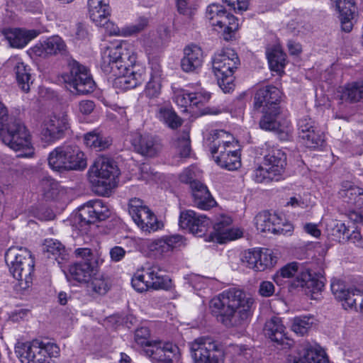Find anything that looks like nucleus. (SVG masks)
Listing matches in <instances>:
<instances>
[{"label":"nucleus","instance_id":"nucleus-1","mask_svg":"<svg viewBox=\"0 0 363 363\" xmlns=\"http://www.w3.org/2000/svg\"><path fill=\"white\" fill-rule=\"evenodd\" d=\"M137 60L134 45L127 41H121L107 47L101 53V67L103 72L114 79L116 88L122 91L135 89L138 82L130 73Z\"/></svg>","mask_w":363,"mask_h":363},{"label":"nucleus","instance_id":"nucleus-2","mask_svg":"<svg viewBox=\"0 0 363 363\" xmlns=\"http://www.w3.org/2000/svg\"><path fill=\"white\" fill-rule=\"evenodd\" d=\"M254 298L243 291L229 289L213 298L210 302L212 313L228 328L245 324L252 315Z\"/></svg>","mask_w":363,"mask_h":363},{"label":"nucleus","instance_id":"nucleus-3","mask_svg":"<svg viewBox=\"0 0 363 363\" xmlns=\"http://www.w3.org/2000/svg\"><path fill=\"white\" fill-rule=\"evenodd\" d=\"M282 92H256L254 96V106L256 109L262 108L263 113L259 127L266 131H272L278 134L284 133L289 125L287 121L281 123L279 120L280 114L279 104Z\"/></svg>","mask_w":363,"mask_h":363},{"label":"nucleus","instance_id":"nucleus-4","mask_svg":"<svg viewBox=\"0 0 363 363\" xmlns=\"http://www.w3.org/2000/svg\"><path fill=\"white\" fill-rule=\"evenodd\" d=\"M5 261L10 272L18 281L19 288L22 290L29 288L35 266L30 252L26 248L11 247L5 253Z\"/></svg>","mask_w":363,"mask_h":363},{"label":"nucleus","instance_id":"nucleus-5","mask_svg":"<svg viewBox=\"0 0 363 363\" xmlns=\"http://www.w3.org/2000/svg\"><path fill=\"white\" fill-rule=\"evenodd\" d=\"M89 174L95 191L101 196H106L116 187L120 171L113 160L99 157L90 167Z\"/></svg>","mask_w":363,"mask_h":363},{"label":"nucleus","instance_id":"nucleus-6","mask_svg":"<svg viewBox=\"0 0 363 363\" xmlns=\"http://www.w3.org/2000/svg\"><path fill=\"white\" fill-rule=\"evenodd\" d=\"M0 140L16 152L22 151L19 157H30L33 154L31 135L25 124L16 117H11L0 125Z\"/></svg>","mask_w":363,"mask_h":363},{"label":"nucleus","instance_id":"nucleus-7","mask_svg":"<svg viewBox=\"0 0 363 363\" xmlns=\"http://www.w3.org/2000/svg\"><path fill=\"white\" fill-rule=\"evenodd\" d=\"M212 69L219 87L223 91L235 89L234 72L240 65V60L235 51L225 48L217 51L211 59Z\"/></svg>","mask_w":363,"mask_h":363},{"label":"nucleus","instance_id":"nucleus-8","mask_svg":"<svg viewBox=\"0 0 363 363\" xmlns=\"http://www.w3.org/2000/svg\"><path fill=\"white\" fill-rule=\"evenodd\" d=\"M15 351L23 363H49L50 359L57 357L60 354L57 344L39 339L18 342Z\"/></svg>","mask_w":363,"mask_h":363},{"label":"nucleus","instance_id":"nucleus-9","mask_svg":"<svg viewBox=\"0 0 363 363\" xmlns=\"http://www.w3.org/2000/svg\"><path fill=\"white\" fill-rule=\"evenodd\" d=\"M48 164L53 170H83L86 166L84 154L77 146L57 147L48 155Z\"/></svg>","mask_w":363,"mask_h":363},{"label":"nucleus","instance_id":"nucleus-10","mask_svg":"<svg viewBox=\"0 0 363 363\" xmlns=\"http://www.w3.org/2000/svg\"><path fill=\"white\" fill-rule=\"evenodd\" d=\"M206 18L215 30L223 33L225 40H228L239 27L238 18L219 4H211L206 7Z\"/></svg>","mask_w":363,"mask_h":363},{"label":"nucleus","instance_id":"nucleus-11","mask_svg":"<svg viewBox=\"0 0 363 363\" xmlns=\"http://www.w3.org/2000/svg\"><path fill=\"white\" fill-rule=\"evenodd\" d=\"M169 279L162 274V270L157 265L143 267L138 270L131 280L132 286L138 292H143L149 289H162L169 286Z\"/></svg>","mask_w":363,"mask_h":363},{"label":"nucleus","instance_id":"nucleus-12","mask_svg":"<svg viewBox=\"0 0 363 363\" xmlns=\"http://www.w3.org/2000/svg\"><path fill=\"white\" fill-rule=\"evenodd\" d=\"M66 62L70 75L63 74L62 77L67 90L74 89L76 91H93L96 88V84L86 67L71 57H67Z\"/></svg>","mask_w":363,"mask_h":363},{"label":"nucleus","instance_id":"nucleus-13","mask_svg":"<svg viewBox=\"0 0 363 363\" xmlns=\"http://www.w3.org/2000/svg\"><path fill=\"white\" fill-rule=\"evenodd\" d=\"M70 129L69 119L65 112L46 117L40 125V136L46 143H53L65 137Z\"/></svg>","mask_w":363,"mask_h":363},{"label":"nucleus","instance_id":"nucleus-14","mask_svg":"<svg viewBox=\"0 0 363 363\" xmlns=\"http://www.w3.org/2000/svg\"><path fill=\"white\" fill-rule=\"evenodd\" d=\"M128 211L135 224L143 231L152 232L160 229L162 224L142 200L132 199L129 201Z\"/></svg>","mask_w":363,"mask_h":363},{"label":"nucleus","instance_id":"nucleus-15","mask_svg":"<svg viewBox=\"0 0 363 363\" xmlns=\"http://www.w3.org/2000/svg\"><path fill=\"white\" fill-rule=\"evenodd\" d=\"M111 215L108 206L100 199L91 200L84 204L79 209L75 219L83 227L97 221L104 220Z\"/></svg>","mask_w":363,"mask_h":363},{"label":"nucleus","instance_id":"nucleus-16","mask_svg":"<svg viewBox=\"0 0 363 363\" xmlns=\"http://www.w3.org/2000/svg\"><path fill=\"white\" fill-rule=\"evenodd\" d=\"M143 247L157 257L169 256L172 252L186 245L185 239L180 235H166L157 240H144Z\"/></svg>","mask_w":363,"mask_h":363},{"label":"nucleus","instance_id":"nucleus-17","mask_svg":"<svg viewBox=\"0 0 363 363\" xmlns=\"http://www.w3.org/2000/svg\"><path fill=\"white\" fill-rule=\"evenodd\" d=\"M144 352L154 363H173L179 357V349L176 345L161 340L148 344Z\"/></svg>","mask_w":363,"mask_h":363},{"label":"nucleus","instance_id":"nucleus-18","mask_svg":"<svg viewBox=\"0 0 363 363\" xmlns=\"http://www.w3.org/2000/svg\"><path fill=\"white\" fill-rule=\"evenodd\" d=\"M255 223L257 230L274 235H285L293 228L290 223L285 222L277 214L267 211L259 213L255 218Z\"/></svg>","mask_w":363,"mask_h":363},{"label":"nucleus","instance_id":"nucleus-19","mask_svg":"<svg viewBox=\"0 0 363 363\" xmlns=\"http://www.w3.org/2000/svg\"><path fill=\"white\" fill-rule=\"evenodd\" d=\"M331 290L336 298L343 301L342 306L345 308H356L357 301L358 298H361L360 308L363 310V286L346 289L342 281L334 280L331 283Z\"/></svg>","mask_w":363,"mask_h":363},{"label":"nucleus","instance_id":"nucleus-20","mask_svg":"<svg viewBox=\"0 0 363 363\" xmlns=\"http://www.w3.org/2000/svg\"><path fill=\"white\" fill-rule=\"evenodd\" d=\"M209 224V219L203 214L197 213L192 210H185L180 213L179 226L197 236L204 234Z\"/></svg>","mask_w":363,"mask_h":363},{"label":"nucleus","instance_id":"nucleus-21","mask_svg":"<svg viewBox=\"0 0 363 363\" xmlns=\"http://www.w3.org/2000/svg\"><path fill=\"white\" fill-rule=\"evenodd\" d=\"M98 271L96 259L79 261L69 265L68 273L65 274L67 280H74L81 284H86Z\"/></svg>","mask_w":363,"mask_h":363},{"label":"nucleus","instance_id":"nucleus-22","mask_svg":"<svg viewBox=\"0 0 363 363\" xmlns=\"http://www.w3.org/2000/svg\"><path fill=\"white\" fill-rule=\"evenodd\" d=\"M242 235L239 229L232 227V219L228 216L218 218L213 225L212 238L218 243H224L240 238Z\"/></svg>","mask_w":363,"mask_h":363},{"label":"nucleus","instance_id":"nucleus-23","mask_svg":"<svg viewBox=\"0 0 363 363\" xmlns=\"http://www.w3.org/2000/svg\"><path fill=\"white\" fill-rule=\"evenodd\" d=\"M31 50L36 56L46 57L65 54L67 45L61 37L52 35L37 43Z\"/></svg>","mask_w":363,"mask_h":363},{"label":"nucleus","instance_id":"nucleus-24","mask_svg":"<svg viewBox=\"0 0 363 363\" xmlns=\"http://www.w3.org/2000/svg\"><path fill=\"white\" fill-rule=\"evenodd\" d=\"M131 144L137 152L149 157H155L161 150L160 144L149 134L135 133Z\"/></svg>","mask_w":363,"mask_h":363},{"label":"nucleus","instance_id":"nucleus-25","mask_svg":"<svg viewBox=\"0 0 363 363\" xmlns=\"http://www.w3.org/2000/svg\"><path fill=\"white\" fill-rule=\"evenodd\" d=\"M97 26L103 27L109 35L128 37L140 33L147 25L146 18H141L137 23L127 25L119 28L113 22L106 18L101 24H96Z\"/></svg>","mask_w":363,"mask_h":363},{"label":"nucleus","instance_id":"nucleus-26","mask_svg":"<svg viewBox=\"0 0 363 363\" xmlns=\"http://www.w3.org/2000/svg\"><path fill=\"white\" fill-rule=\"evenodd\" d=\"M3 34L12 48H23L36 38L38 33L35 30L6 28L3 30Z\"/></svg>","mask_w":363,"mask_h":363},{"label":"nucleus","instance_id":"nucleus-27","mask_svg":"<svg viewBox=\"0 0 363 363\" xmlns=\"http://www.w3.org/2000/svg\"><path fill=\"white\" fill-rule=\"evenodd\" d=\"M203 62V54L199 46L191 44L184 48V57L181 60V67L184 72L196 71L201 67Z\"/></svg>","mask_w":363,"mask_h":363},{"label":"nucleus","instance_id":"nucleus-28","mask_svg":"<svg viewBox=\"0 0 363 363\" xmlns=\"http://www.w3.org/2000/svg\"><path fill=\"white\" fill-rule=\"evenodd\" d=\"M189 346L194 361L218 350V342L210 336L199 337L190 342Z\"/></svg>","mask_w":363,"mask_h":363},{"label":"nucleus","instance_id":"nucleus-29","mask_svg":"<svg viewBox=\"0 0 363 363\" xmlns=\"http://www.w3.org/2000/svg\"><path fill=\"white\" fill-rule=\"evenodd\" d=\"M194 205L201 210H208L216 202L210 194L208 188L200 182H194L191 184Z\"/></svg>","mask_w":363,"mask_h":363},{"label":"nucleus","instance_id":"nucleus-30","mask_svg":"<svg viewBox=\"0 0 363 363\" xmlns=\"http://www.w3.org/2000/svg\"><path fill=\"white\" fill-rule=\"evenodd\" d=\"M340 13L342 29L349 33L353 28L356 6L352 0H334Z\"/></svg>","mask_w":363,"mask_h":363},{"label":"nucleus","instance_id":"nucleus-31","mask_svg":"<svg viewBox=\"0 0 363 363\" xmlns=\"http://www.w3.org/2000/svg\"><path fill=\"white\" fill-rule=\"evenodd\" d=\"M266 153L264 156V164L281 174L286 164L285 153L279 148L271 146L269 143L264 144Z\"/></svg>","mask_w":363,"mask_h":363},{"label":"nucleus","instance_id":"nucleus-32","mask_svg":"<svg viewBox=\"0 0 363 363\" xmlns=\"http://www.w3.org/2000/svg\"><path fill=\"white\" fill-rule=\"evenodd\" d=\"M298 355L305 363H328L325 351L317 344L303 342L298 350Z\"/></svg>","mask_w":363,"mask_h":363},{"label":"nucleus","instance_id":"nucleus-33","mask_svg":"<svg viewBox=\"0 0 363 363\" xmlns=\"http://www.w3.org/2000/svg\"><path fill=\"white\" fill-rule=\"evenodd\" d=\"M296 287L305 288L306 292L315 294L321 291L324 287L323 280L315 274H312L308 269L301 271L293 283Z\"/></svg>","mask_w":363,"mask_h":363},{"label":"nucleus","instance_id":"nucleus-34","mask_svg":"<svg viewBox=\"0 0 363 363\" xmlns=\"http://www.w3.org/2000/svg\"><path fill=\"white\" fill-rule=\"evenodd\" d=\"M88 13L95 24H101L111 16V8L108 0H88Z\"/></svg>","mask_w":363,"mask_h":363},{"label":"nucleus","instance_id":"nucleus-35","mask_svg":"<svg viewBox=\"0 0 363 363\" xmlns=\"http://www.w3.org/2000/svg\"><path fill=\"white\" fill-rule=\"evenodd\" d=\"M263 330L266 337L278 344H282L286 339V328L279 317L273 316L267 320Z\"/></svg>","mask_w":363,"mask_h":363},{"label":"nucleus","instance_id":"nucleus-36","mask_svg":"<svg viewBox=\"0 0 363 363\" xmlns=\"http://www.w3.org/2000/svg\"><path fill=\"white\" fill-rule=\"evenodd\" d=\"M210 95L206 92H177L174 102L181 107H198L206 103Z\"/></svg>","mask_w":363,"mask_h":363},{"label":"nucleus","instance_id":"nucleus-37","mask_svg":"<svg viewBox=\"0 0 363 363\" xmlns=\"http://www.w3.org/2000/svg\"><path fill=\"white\" fill-rule=\"evenodd\" d=\"M7 64L13 67L17 82L22 91H29L30 75L28 66L24 64L22 59L17 55L13 56L9 59Z\"/></svg>","mask_w":363,"mask_h":363},{"label":"nucleus","instance_id":"nucleus-38","mask_svg":"<svg viewBox=\"0 0 363 363\" xmlns=\"http://www.w3.org/2000/svg\"><path fill=\"white\" fill-rule=\"evenodd\" d=\"M155 116L161 123L172 130L177 129L183 123V119L177 115L171 105L159 106Z\"/></svg>","mask_w":363,"mask_h":363},{"label":"nucleus","instance_id":"nucleus-39","mask_svg":"<svg viewBox=\"0 0 363 363\" xmlns=\"http://www.w3.org/2000/svg\"><path fill=\"white\" fill-rule=\"evenodd\" d=\"M87 284V290L93 296H104L110 290L112 283L111 279L106 274H94Z\"/></svg>","mask_w":363,"mask_h":363},{"label":"nucleus","instance_id":"nucleus-40","mask_svg":"<svg viewBox=\"0 0 363 363\" xmlns=\"http://www.w3.org/2000/svg\"><path fill=\"white\" fill-rule=\"evenodd\" d=\"M266 55L272 71L276 72L279 74L284 72L286 65V55L282 51L279 45L267 48Z\"/></svg>","mask_w":363,"mask_h":363},{"label":"nucleus","instance_id":"nucleus-41","mask_svg":"<svg viewBox=\"0 0 363 363\" xmlns=\"http://www.w3.org/2000/svg\"><path fill=\"white\" fill-rule=\"evenodd\" d=\"M84 144L96 151H101L107 149L112 143V140L105 136L98 130H94L84 135Z\"/></svg>","mask_w":363,"mask_h":363},{"label":"nucleus","instance_id":"nucleus-42","mask_svg":"<svg viewBox=\"0 0 363 363\" xmlns=\"http://www.w3.org/2000/svg\"><path fill=\"white\" fill-rule=\"evenodd\" d=\"M45 250L49 258L55 259L59 264L68 259V255L63 245L57 240H46L44 244Z\"/></svg>","mask_w":363,"mask_h":363},{"label":"nucleus","instance_id":"nucleus-43","mask_svg":"<svg viewBox=\"0 0 363 363\" xmlns=\"http://www.w3.org/2000/svg\"><path fill=\"white\" fill-rule=\"evenodd\" d=\"M216 162L221 167L228 170L237 169L241 165L238 152L236 150L231 149L228 150V153L216 157Z\"/></svg>","mask_w":363,"mask_h":363},{"label":"nucleus","instance_id":"nucleus-44","mask_svg":"<svg viewBox=\"0 0 363 363\" xmlns=\"http://www.w3.org/2000/svg\"><path fill=\"white\" fill-rule=\"evenodd\" d=\"M315 323L313 315L296 316L292 319L291 330L298 335L308 333Z\"/></svg>","mask_w":363,"mask_h":363},{"label":"nucleus","instance_id":"nucleus-45","mask_svg":"<svg viewBox=\"0 0 363 363\" xmlns=\"http://www.w3.org/2000/svg\"><path fill=\"white\" fill-rule=\"evenodd\" d=\"M280 175L263 162L262 165L255 169L252 178L257 183H269L273 180H278L277 177Z\"/></svg>","mask_w":363,"mask_h":363},{"label":"nucleus","instance_id":"nucleus-46","mask_svg":"<svg viewBox=\"0 0 363 363\" xmlns=\"http://www.w3.org/2000/svg\"><path fill=\"white\" fill-rule=\"evenodd\" d=\"M299 138L302 140L304 145L308 148H316L321 146L324 142L323 133L318 129H311L307 133L301 135Z\"/></svg>","mask_w":363,"mask_h":363},{"label":"nucleus","instance_id":"nucleus-47","mask_svg":"<svg viewBox=\"0 0 363 363\" xmlns=\"http://www.w3.org/2000/svg\"><path fill=\"white\" fill-rule=\"evenodd\" d=\"M207 140L211 143H217L225 145L228 147H234L233 135L223 130H212Z\"/></svg>","mask_w":363,"mask_h":363},{"label":"nucleus","instance_id":"nucleus-48","mask_svg":"<svg viewBox=\"0 0 363 363\" xmlns=\"http://www.w3.org/2000/svg\"><path fill=\"white\" fill-rule=\"evenodd\" d=\"M277 262V257L269 249L259 250L257 272H262L268 267H272Z\"/></svg>","mask_w":363,"mask_h":363},{"label":"nucleus","instance_id":"nucleus-49","mask_svg":"<svg viewBox=\"0 0 363 363\" xmlns=\"http://www.w3.org/2000/svg\"><path fill=\"white\" fill-rule=\"evenodd\" d=\"M342 188L340 194L342 197L348 198L349 201L356 202V199L358 196H363V189L351 185L349 182H345L342 184Z\"/></svg>","mask_w":363,"mask_h":363},{"label":"nucleus","instance_id":"nucleus-50","mask_svg":"<svg viewBox=\"0 0 363 363\" xmlns=\"http://www.w3.org/2000/svg\"><path fill=\"white\" fill-rule=\"evenodd\" d=\"M304 270L305 269H300L299 264L297 262H291L283 267L279 272H277L276 279H278L279 277L289 279L295 275L297 277L301 271Z\"/></svg>","mask_w":363,"mask_h":363},{"label":"nucleus","instance_id":"nucleus-51","mask_svg":"<svg viewBox=\"0 0 363 363\" xmlns=\"http://www.w3.org/2000/svg\"><path fill=\"white\" fill-rule=\"evenodd\" d=\"M177 9L180 13L191 16L197 9L199 0H176Z\"/></svg>","mask_w":363,"mask_h":363},{"label":"nucleus","instance_id":"nucleus-52","mask_svg":"<svg viewBox=\"0 0 363 363\" xmlns=\"http://www.w3.org/2000/svg\"><path fill=\"white\" fill-rule=\"evenodd\" d=\"M259 259V250H252L245 252L242 256V262L245 267L257 272Z\"/></svg>","mask_w":363,"mask_h":363},{"label":"nucleus","instance_id":"nucleus-53","mask_svg":"<svg viewBox=\"0 0 363 363\" xmlns=\"http://www.w3.org/2000/svg\"><path fill=\"white\" fill-rule=\"evenodd\" d=\"M75 43H86L89 40V33L85 25L78 23L71 34Z\"/></svg>","mask_w":363,"mask_h":363},{"label":"nucleus","instance_id":"nucleus-54","mask_svg":"<svg viewBox=\"0 0 363 363\" xmlns=\"http://www.w3.org/2000/svg\"><path fill=\"white\" fill-rule=\"evenodd\" d=\"M317 126L315 122L308 116H304L298 120V135L307 133L311 131V129H315Z\"/></svg>","mask_w":363,"mask_h":363},{"label":"nucleus","instance_id":"nucleus-55","mask_svg":"<svg viewBox=\"0 0 363 363\" xmlns=\"http://www.w3.org/2000/svg\"><path fill=\"white\" fill-rule=\"evenodd\" d=\"M179 154L182 157H188L190 154V139L188 132H184L182 137L179 138Z\"/></svg>","mask_w":363,"mask_h":363},{"label":"nucleus","instance_id":"nucleus-56","mask_svg":"<svg viewBox=\"0 0 363 363\" xmlns=\"http://www.w3.org/2000/svg\"><path fill=\"white\" fill-rule=\"evenodd\" d=\"M228 6L231 7L236 13H242L248 9V0H223Z\"/></svg>","mask_w":363,"mask_h":363},{"label":"nucleus","instance_id":"nucleus-57","mask_svg":"<svg viewBox=\"0 0 363 363\" xmlns=\"http://www.w3.org/2000/svg\"><path fill=\"white\" fill-rule=\"evenodd\" d=\"M148 336L149 330L147 328H141L140 329H138L135 335V342L138 345L144 346L145 348H146L147 347H148V344L152 343V342L147 340Z\"/></svg>","mask_w":363,"mask_h":363},{"label":"nucleus","instance_id":"nucleus-58","mask_svg":"<svg viewBox=\"0 0 363 363\" xmlns=\"http://www.w3.org/2000/svg\"><path fill=\"white\" fill-rule=\"evenodd\" d=\"M208 279L206 277L198 274L191 275L189 277V284L193 288L197 290L205 288L207 285Z\"/></svg>","mask_w":363,"mask_h":363},{"label":"nucleus","instance_id":"nucleus-59","mask_svg":"<svg viewBox=\"0 0 363 363\" xmlns=\"http://www.w3.org/2000/svg\"><path fill=\"white\" fill-rule=\"evenodd\" d=\"M274 292V286L272 282L264 281L260 283L259 294L263 297H269Z\"/></svg>","mask_w":363,"mask_h":363},{"label":"nucleus","instance_id":"nucleus-60","mask_svg":"<svg viewBox=\"0 0 363 363\" xmlns=\"http://www.w3.org/2000/svg\"><path fill=\"white\" fill-rule=\"evenodd\" d=\"M163 88L162 81L160 76H152L146 85L147 91H160Z\"/></svg>","mask_w":363,"mask_h":363},{"label":"nucleus","instance_id":"nucleus-61","mask_svg":"<svg viewBox=\"0 0 363 363\" xmlns=\"http://www.w3.org/2000/svg\"><path fill=\"white\" fill-rule=\"evenodd\" d=\"M340 99L350 103L359 101L362 98L363 92H340Z\"/></svg>","mask_w":363,"mask_h":363},{"label":"nucleus","instance_id":"nucleus-62","mask_svg":"<svg viewBox=\"0 0 363 363\" xmlns=\"http://www.w3.org/2000/svg\"><path fill=\"white\" fill-rule=\"evenodd\" d=\"M211 152L213 155V157L216 160V157L221 156V155L224 153H228V148L230 149V147H228L225 145H223L220 143H211L210 145Z\"/></svg>","mask_w":363,"mask_h":363},{"label":"nucleus","instance_id":"nucleus-63","mask_svg":"<svg viewBox=\"0 0 363 363\" xmlns=\"http://www.w3.org/2000/svg\"><path fill=\"white\" fill-rule=\"evenodd\" d=\"M125 255V250L119 246H115L110 250V256L113 261L119 262L121 261Z\"/></svg>","mask_w":363,"mask_h":363},{"label":"nucleus","instance_id":"nucleus-64","mask_svg":"<svg viewBox=\"0 0 363 363\" xmlns=\"http://www.w3.org/2000/svg\"><path fill=\"white\" fill-rule=\"evenodd\" d=\"M286 206H290L294 208L299 207L305 208L308 206L307 201H304L300 196H293L289 199V201L286 203Z\"/></svg>","mask_w":363,"mask_h":363}]
</instances>
